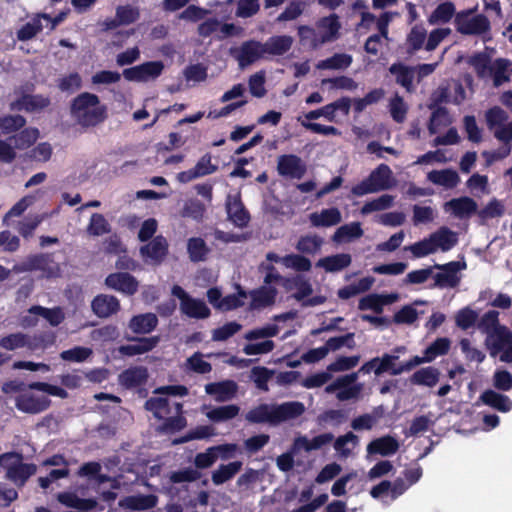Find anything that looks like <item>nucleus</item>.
Wrapping results in <instances>:
<instances>
[{"mask_svg":"<svg viewBox=\"0 0 512 512\" xmlns=\"http://www.w3.org/2000/svg\"><path fill=\"white\" fill-rule=\"evenodd\" d=\"M70 114L84 130L96 128L108 118V108L93 93L82 92L70 104Z\"/></svg>","mask_w":512,"mask_h":512,"instance_id":"1","label":"nucleus"},{"mask_svg":"<svg viewBox=\"0 0 512 512\" xmlns=\"http://www.w3.org/2000/svg\"><path fill=\"white\" fill-rule=\"evenodd\" d=\"M305 412V406L299 401L284 402L282 404H260L248 411L245 419L250 423H270L277 425L287 420L295 419Z\"/></svg>","mask_w":512,"mask_h":512,"instance_id":"2","label":"nucleus"},{"mask_svg":"<svg viewBox=\"0 0 512 512\" xmlns=\"http://www.w3.org/2000/svg\"><path fill=\"white\" fill-rule=\"evenodd\" d=\"M23 459V454L16 451L0 455V466L5 470V479L18 488L24 487L29 478L37 472L36 464L24 463Z\"/></svg>","mask_w":512,"mask_h":512,"instance_id":"3","label":"nucleus"},{"mask_svg":"<svg viewBox=\"0 0 512 512\" xmlns=\"http://www.w3.org/2000/svg\"><path fill=\"white\" fill-rule=\"evenodd\" d=\"M393 172L387 164L378 165L369 176L352 187L351 193L360 197L369 193L388 190L394 185Z\"/></svg>","mask_w":512,"mask_h":512,"instance_id":"4","label":"nucleus"},{"mask_svg":"<svg viewBox=\"0 0 512 512\" xmlns=\"http://www.w3.org/2000/svg\"><path fill=\"white\" fill-rule=\"evenodd\" d=\"M486 347L492 357L500 355V361L512 362V331L507 326H499L486 338Z\"/></svg>","mask_w":512,"mask_h":512,"instance_id":"5","label":"nucleus"},{"mask_svg":"<svg viewBox=\"0 0 512 512\" xmlns=\"http://www.w3.org/2000/svg\"><path fill=\"white\" fill-rule=\"evenodd\" d=\"M472 10L458 12L454 24L457 32L462 35H481L490 30V22L484 14L471 16Z\"/></svg>","mask_w":512,"mask_h":512,"instance_id":"6","label":"nucleus"},{"mask_svg":"<svg viewBox=\"0 0 512 512\" xmlns=\"http://www.w3.org/2000/svg\"><path fill=\"white\" fill-rule=\"evenodd\" d=\"M42 271L46 277L57 276L60 272L59 265L52 259L51 254L40 253L29 255L23 262L16 264L13 271L17 273Z\"/></svg>","mask_w":512,"mask_h":512,"instance_id":"7","label":"nucleus"},{"mask_svg":"<svg viewBox=\"0 0 512 512\" xmlns=\"http://www.w3.org/2000/svg\"><path fill=\"white\" fill-rule=\"evenodd\" d=\"M27 389L45 392L48 395L56 396L62 399L68 397V393L64 388L46 382H31L29 384H26L21 380L14 379L4 382L1 386V391L6 395L14 393L21 394Z\"/></svg>","mask_w":512,"mask_h":512,"instance_id":"8","label":"nucleus"},{"mask_svg":"<svg viewBox=\"0 0 512 512\" xmlns=\"http://www.w3.org/2000/svg\"><path fill=\"white\" fill-rule=\"evenodd\" d=\"M357 378V372L340 376L334 382L327 385L325 391L327 393L338 391L336 397L339 401L357 398L362 390L361 384H355Z\"/></svg>","mask_w":512,"mask_h":512,"instance_id":"9","label":"nucleus"},{"mask_svg":"<svg viewBox=\"0 0 512 512\" xmlns=\"http://www.w3.org/2000/svg\"><path fill=\"white\" fill-rule=\"evenodd\" d=\"M435 269L443 272L434 275V286L438 288H455L460 283L458 272L466 268L465 262L451 261L445 264H435Z\"/></svg>","mask_w":512,"mask_h":512,"instance_id":"10","label":"nucleus"},{"mask_svg":"<svg viewBox=\"0 0 512 512\" xmlns=\"http://www.w3.org/2000/svg\"><path fill=\"white\" fill-rule=\"evenodd\" d=\"M230 54L242 69L265 57L262 42L257 40L243 42L239 48L231 49Z\"/></svg>","mask_w":512,"mask_h":512,"instance_id":"11","label":"nucleus"},{"mask_svg":"<svg viewBox=\"0 0 512 512\" xmlns=\"http://www.w3.org/2000/svg\"><path fill=\"white\" fill-rule=\"evenodd\" d=\"M277 172L286 179L300 180L307 172L306 163L295 154H283L277 158Z\"/></svg>","mask_w":512,"mask_h":512,"instance_id":"12","label":"nucleus"},{"mask_svg":"<svg viewBox=\"0 0 512 512\" xmlns=\"http://www.w3.org/2000/svg\"><path fill=\"white\" fill-rule=\"evenodd\" d=\"M315 27L319 35V40H317L315 45L333 42L340 36L341 23L336 13L321 17L316 21Z\"/></svg>","mask_w":512,"mask_h":512,"instance_id":"13","label":"nucleus"},{"mask_svg":"<svg viewBox=\"0 0 512 512\" xmlns=\"http://www.w3.org/2000/svg\"><path fill=\"white\" fill-rule=\"evenodd\" d=\"M51 400L47 396H38L33 393H21L15 398V407L27 414H39L47 410Z\"/></svg>","mask_w":512,"mask_h":512,"instance_id":"14","label":"nucleus"},{"mask_svg":"<svg viewBox=\"0 0 512 512\" xmlns=\"http://www.w3.org/2000/svg\"><path fill=\"white\" fill-rule=\"evenodd\" d=\"M105 285L108 288L132 296L137 293L139 283L137 279L128 272H115L105 278Z\"/></svg>","mask_w":512,"mask_h":512,"instance_id":"15","label":"nucleus"},{"mask_svg":"<svg viewBox=\"0 0 512 512\" xmlns=\"http://www.w3.org/2000/svg\"><path fill=\"white\" fill-rule=\"evenodd\" d=\"M398 358L397 355L385 353L378 362L379 364L375 369V374L379 376L389 372L391 375H399L403 372L411 371L413 368L420 365V360L413 357L400 365H396L395 361L398 360Z\"/></svg>","mask_w":512,"mask_h":512,"instance_id":"16","label":"nucleus"},{"mask_svg":"<svg viewBox=\"0 0 512 512\" xmlns=\"http://www.w3.org/2000/svg\"><path fill=\"white\" fill-rule=\"evenodd\" d=\"M247 293L251 298L250 310H260L275 304L278 290L274 286L263 284Z\"/></svg>","mask_w":512,"mask_h":512,"instance_id":"17","label":"nucleus"},{"mask_svg":"<svg viewBox=\"0 0 512 512\" xmlns=\"http://www.w3.org/2000/svg\"><path fill=\"white\" fill-rule=\"evenodd\" d=\"M50 98L40 94H24L10 104L12 111L38 112L50 105Z\"/></svg>","mask_w":512,"mask_h":512,"instance_id":"18","label":"nucleus"},{"mask_svg":"<svg viewBox=\"0 0 512 512\" xmlns=\"http://www.w3.org/2000/svg\"><path fill=\"white\" fill-rule=\"evenodd\" d=\"M120 301L116 296L98 294L91 301V309L99 318H108L120 311Z\"/></svg>","mask_w":512,"mask_h":512,"instance_id":"19","label":"nucleus"},{"mask_svg":"<svg viewBox=\"0 0 512 512\" xmlns=\"http://www.w3.org/2000/svg\"><path fill=\"white\" fill-rule=\"evenodd\" d=\"M149 373L145 366H133L123 370L118 377L119 383L126 389H134L145 385Z\"/></svg>","mask_w":512,"mask_h":512,"instance_id":"20","label":"nucleus"},{"mask_svg":"<svg viewBox=\"0 0 512 512\" xmlns=\"http://www.w3.org/2000/svg\"><path fill=\"white\" fill-rule=\"evenodd\" d=\"M237 390L238 385L233 380L208 383L205 386V392L208 395L214 396V399L217 402H226L233 399Z\"/></svg>","mask_w":512,"mask_h":512,"instance_id":"21","label":"nucleus"},{"mask_svg":"<svg viewBox=\"0 0 512 512\" xmlns=\"http://www.w3.org/2000/svg\"><path fill=\"white\" fill-rule=\"evenodd\" d=\"M168 242L162 235L155 236L148 244L140 248V254L155 263H161L168 254Z\"/></svg>","mask_w":512,"mask_h":512,"instance_id":"22","label":"nucleus"},{"mask_svg":"<svg viewBox=\"0 0 512 512\" xmlns=\"http://www.w3.org/2000/svg\"><path fill=\"white\" fill-rule=\"evenodd\" d=\"M445 209L450 210L455 217L463 219L477 212V203L468 196H462L446 202Z\"/></svg>","mask_w":512,"mask_h":512,"instance_id":"23","label":"nucleus"},{"mask_svg":"<svg viewBox=\"0 0 512 512\" xmlns=\"http://www.w3.org/2000/svg\"><path fill=\"white\" fill-rule=\"evenodd\" d=\"M132 340L136 341L137 343L121 345L118 349L120 354H122L124 356L131 357V356L147 353V352L153 350L157 346V344L159 342V337L158 336H153V337H149V338L142 337V338H133Z\"/></svg>","mask_w":512,"mask_h":512,"instance_id":"24","label":"nucleus"},{"mask_svg":"<svg viewBox=\"0 0 512 512\" xmlns=\"http://www.w3.org/2000/svg\"><path fill=\"white\" fill-rule=\"evenodd\" d=\"M293 44V38L289 35H276L269 37L265 43H262L264 54L272 56H282L287 53Z\"/></svg>","mask_w":512,"mask_h":512,"instance_id":"25","label":"nucleus"},{"mask_svg":"<svg viewBox=\"0 0 512 512\" xmlns=\"http://www.w3.org/2000/svg\"><path fill=\"white\" fill-rule=\"evenodd\" d=\"M57 500L62 505L78 509L80 511H89L97 507V501L94 498H80L74 492H61L57 494Z\"/></svg>","mask_w":512,"mask_h":512,"instance_id":"26","label":"nucleus"},{"mask_svg":"<svg viewBox=\"0 0 512 512\" xmlns=\"http://www.w3.org/2000/svg\"><path fill=\"white\" fill-rule=\"evenodd\" d=\"M480 400L483 404L502 413H507L512 409V400L507 395L492 389H487L482 392Z\"/></svg>","mask_w":512,"mask_h":512,"instance_id":"27","label":"nucleus"},{"mask_svg":"<svg viewBox=\"0 0 512 512\" xmlns=\"http://www.w3.org/2000/svg\"><path fill=\"white\" fill-rule=\"evenodd\" d=\"M430 235L436 251L440 249L447 252L458 243V234L446 226L440 227Z\"/></svg>","mask_w":512,"mask_h":512,"instance_id":"28","label":"nucleus"},{"mask_svg":"<svg viewBox=\"0 0 512 512\" xmlns=\"http://www.w3.org/2000/svg\"><path fill=\"white\" fill-rule=\"evenodd\" d=\"M158 503V497L154 494H138L125 497L120 505L129 510L144 511L154 508Z\"/></svg>","mask_w":512,"mask_h":512,"instance_id":"29","label":"nucleus"},{"mask_svg":"<svg viewBox=\"0 0 512 512\" xmlns=\"http://www.w3.org/2000/svg\"><path fill=\"white\" fill-rule=\"evenodd\" d=\"M398 449V441L389 435L376 438L367 445V452L372 455L379 454L382 456H389L395 454Z\"/></svg>","mask_w":512,"mask_h":512,"instance_id":"30","label":"nucleus"},{"mask_svg":"<svg viewBox=\"0 0 512 512\" xmlns=\"http://www.w3.org/2000/svg\"><path fill=\"white\" fill-rule=\"evenodd\" d=\"M39 137V130L35 127L22 128L15 134L8 137L12 146L18 150H25L30 148L37 141Z\"/></svg>","mask_w":512,"mask_h":512,"instance_id":"31","label":"nucleus"},{"mask_svg":"<svg viewBox=\"0 0 512 512\" xmlns=\"http://www.w3.org/2000/svg\"><path fill=\"white\" fill-rule=\"evenodd\" d=\"M180 310L182 314L194 319H206L211 315L209 307L203 300L191 296L185 302L180 303Z\"/></svg>","mask_w":512,"mask_h":512,"instance_id":"32","label":"nucleus"},{"mask_svg":"<svg viewBox=\"0 0 512 512\" xmlns=\"http://www.w3.org/2000/svg\"><path fill=\"white\" fill-rule=\"evenodd\" d=\"M427 179L435 185L446 189L455 188L459 182V174L453 169L432 170L427 174Z\"/></svg>","mask_w":512,"mask_h":512,"instance_id":"33","label":"nucleus"},{"mask_svg":"<svg viewBox=\"0 0 512 512\" xmlns=\"http://www.w3.org/2000/svg\"><path fill=\"white\" fill-rule=\"evenodd\" d=\"M427 38V30L423 24H415L408 32L405 40L406 53L414 55L423 48Z\"/></svg>","mask_w":512,"mask_h":512,"instance_id":"34","label":"nucleus"},{"mask_svg":"<svg viewBox=\"0 0 512 512\" xmlns=\"http://www.w3.org/2000/svg\"><path fill=\"white\" fill-rule=\"evenodd\" d=\"M309 219L314 227H331L339 224L342 216L338 208L332 207L323 209L320 213H311Z\"/></svg>","mask_w":512,"mask_h":512,"instance_id":"35","label":"nucleus"},{"mask_svg":"<svg viewBox=\"0 0 512 512\" xmlns=\"http://www.w3.org/2000/svg\"><path fill=\"white\" fill-rule=\"evenodd\" d=\"M158 324V318L154 313H144L133 316L129 321V328L136 334H148Z\"/></svg>","mask_w":512,"mask_h":512,"instance_id":"36","label":"nucleus"},{"mask_svg":"<svg viewBox=\"0 0 512 512\" xmlns=\"http://www.w3.org/2000/svg\"><path fill=\"white\" fill-rule=\"evenodd\" d=\"M333 439L334 435L330 432L317 435L312 439H309L306 436H300L295 439L294 446L298 449H303L306 452H311L313 450H319L330 444Z\"/></svg>","mask_w":512,"mask_h":512,"instance_id":"37","label":"nucleus"},{"mask_svg":"<svg viewBox=\"0 0 512 512\" xmlns=\"http://www.w3.org/2000/svg\"><path fill=\"white\" fill-rule=\"evenodd\" d=\"M226 209L229 220H231L235 226L244 228L248 225L250 215L239 198L229 201L226 204Z\"/></svg>","mask_w":512,"mask_h":512,"instance_id":"38","label":"nucleus"},{"mask_svg":"<svg viewBox=\"0 0 512 512\" xmlns=\"http://www.w3.org/2000/svg\"><path fill=\"white\" fill-rule=\"evenodd\" d=\"M351 261L350 254L340 253L319 259L316 266L323 268L326 272H338L347 268Z\"/></svg>","mask_w":512,"mask_h":512,"instance_id":"39","label":"nucleus"},{"mask_svg":"<svg viewBox=\"0 0 512 512\" xmlns=\"http://www.w3.org/2000/svg\"><path fill=\"white\" fill-rule=\"evenodd\" d=\"M174 411L176 416H166L162 425L159 427L163 433H174L184 429L187 425L186 418L183 414V404L179 402L174 403Z\"/></svg>","mask_w":512,"mask_h":512,"instance_id":"40","label":"nucleus"},{"mask_svg":"<svg viewBox=\"0 0 512 512\" xmlns=\"http://www.w3.org/2000/svg\"><path fill=\"white\" fill-rule=\"evenodd\" d=\"M42 19H50V15L46 13L36 14L30 22L25 23L17 31V39L24 42L34 38L43 30Z\"/></svg>","mask_w":512,"mask_h":512,"instance_id":"41","label":"nucleus"},{"mask_svg":"<svg viewBox=\"0 0 512 512\" xmlns=\"http://www.w3.org/2000/svg\"><path fill=\"white\" fill-rule=\"evenodd\" d=\"M490 74L493 77V84L499 87L510 80L512 74V62L505 58H498L491 66Z\"/></svg>","mask_w":512,"mask_h":512,"instance_id":"42","label":"nucleus"},{"mask_svg":"<svg viewBox=\"0 0 512 512\" xmlns=\"http://www.w3.org/2000/svg\"><path fill=\"white\" fill-rule=\"evenodd\" d=\"M33 349L30 336L22 332L7 334L0 338V348L6 351H15L22 348Z\"/></svg>","mask_w":512,"mask_h":512,"instance_id":"43","label":"nucleus"},{"mask_svg":"<svg viewBox=\"0 0 512 512\" xmlns=\"http://www.w3.org/2000/svg\"><path fill=\"white\" fill-rule=\"evenodd\" d=\"M28 313L43 317L51 326L54 327L60 325L65 320L63 309L59 306L47 308L40 305H34L28 309Z\"/></svg>","mask_w":512,"mask_h":512,"instance_id":"44","label":"nucleus"},{"mask_svg":"<svg viewBox=\"0 0 512 512\" xmlns=\"http://www.w3.org/2000/svg\"><path fill=\"white\" fill-rule=\"evenodd\" d=\"M243 463L241 461H233L228 464H221L218 469L212 472V482L215 485H222L231 480L241 469Z\"/></svg>","mask_w":512,"mask_h":512,"instance_id":"45","label":"nucleus"},{"mask_svg":"<svg viewBox=\"0 0 512 512\" xmlns=\"http://www.w3.org/2000/svg\"><path fill=\"white\" fill-rule=\"evenodd\" d=\"M187 253L191 262H203L207 259L210 248L201 237H191L187 241Z\"/></svg>","mask_w":512,"mask_h":512,"instance_id":"46","label":"nucleus"},{"mask_svg":"<svg viewBox=\"0 0 512 512\" xmlns=\"http://www.w3.org/2000/svg\"><path fill=\"white\" fill-rule=\"evenodd\" d=\"M440 372L437 368L428 366L414 372L410 377V382L414 385L434 387L439 381Z\"/></svg>","mask_w":512,"mask_h":512,"instance_id":"47","label":"nucleus"},{"mask_svg":"<svg viewBox=\"0 0 512 512\" xmlns=\"http://www.w3.org/2000/svg\"><path fill=\"white\" fill-rule=\"evenodd\" d=\"M415 68L402 63H394L390 66L389 72L396 77V83L410 91L413 87Z\"/></svg>","mask_w":512,"mask_h":512,"instance_id":"48","label":"nucleus"},{"mask_svg":"<svg viewBox=\"0 0 512 512\" xmlns=\"http://www.w3.org/2000/svg\"><path fill=\"white\" fill-rule=\"evenodd\" d=\"M450 349V340L448 338H437L432 342L424 351V356H414L420 360V364L425 362H431L437 356H442L448 353Z\"/></svg>","mask_w":512,"mask_h":512,"instance_id":"49","label":"nucleus"},{"mask_svg":"<svg viewBox=\"0 0 512 512\" xmlns=\"http://www.w3.org/2000/svg\"><path fill=\"white\" fill-rule=\"evenodd\" d=\"M144 408L153 413V416L159 420L164 419L172 413L170 402L164 397H151L146 400Z\"/></svg>","mask_w":512,"mask_h":512,"instance_id":"50","label":"nucleus"},{"mask_svg":"<svg viewBox=\"0 0 512 512\" xmlns=\"http://www.w3.org/2000/svg\"><path fill=\"white\" fill-rule=\"evenodd\" d=\"M240 412V407L236 404H229L212 408L206 413L209 420L215 423L224 422L235 418Z\"/></svg>","mask_w":512,"mask_h":512,"instance_id":"51","label":"nucleus"},{"mask_svg":"<svg viewBox=\"0 0 512 512\" xmlns=\"http://www.w3.org/2000/svg\"><path fill=\"white\" fill-rule=\"evenodd\" d=\"M363 229L360 222H352L340 226L334 233L332 239L335 242H343L351 239L360 238L363 235Z\"/></svg>","mask_w":512,"mask_h":512,"instance_id":"52","label":"nucleus"},{"mask_svg":"<svg viewBox=\"0 0 512 512\" xmlns=\"http://www.w3.org/2000/svg\"><path fill=\"white\" fill-rule=\"evenodd\" d=\"M352 63V56L346 53H335L329 58L318 62V69L340 70L348 68Z\"/></svg>","mask_w":512,"mask_h":512,"instance_id":"53","label":"nucleus"},{"mask_svg":"<svg viewBox=\"0 0 512 512\" xmlns=\"http://www.w3.org/2000/svg\"><path fill=\"white\" fill-rule=\"evenodd\" d=\"M455 5L451 1L440 3L428 18L430 24L448 23L455 15Z\"/></svg>","mask_w":512,"mask_h":512,"instance_id":"54","label":"nucleus"},{"mask_svg":"<svg viewBox=\"0 0 512 512\" xmlns=\"http://www.w3.org/2000/svg\"><path fill=\"white\" fill-rule=\"evenodd\" d=\"M248 293L240 285H237V293L229 294L222 298L218 305V310L227 312L244 306L243 299L247 298Z\"/></svg>","mask_w":512,"mask_h":512,"instance_id":"55","label":"nucleus"},{"mask_svg":"<svg viewBox=\"0 0 512 512\" xmlns=\"http://www.w3.org/2000/svg\"><path fill=\"white\" fill-rule=\"evenodd\" d=\"M26 125V119L22 115L0 116V134L9 135L16 133Z\"/></svg>","mask_w":512,"mask_h":512,"instance_id":"56","label":"nucleus"},{"mask_svg":"<svg viewBox=\"0 0 512 512\" xmlns=\"http://www.w3.org/2000/svg\"><path fill=\"white\" fill-rule=\"evenodd\" d=\"M86 232L90 236H102L111 232V226L103 214L93 213L90 217Z\"/></svg>","mask_w":512,"mask_h":512,"instance_id":"57","label":"nucleus"},{"mask_svg":"<svg viewBox=\"0 0 512 512\" xmlns=\"http://www.w3.org/2000/svg\"><path fill=\"white\" fill-rule=\"evenodd\" d=\"M206 212L205 205L198 199L187 200L181 210V216L184 218H191L196 222H201Z\"/></svg>","mask_w":512,"mask_h":512,"instance_id":"58","label":"nucleus"},{"mask_svg":"<svg viewBox=\"0 0 512 512\" xmlns=\"http://www.w3.org/2000/svg\"><path fill=\"white\" fill-rule=\"evenodd\" d=\"M215 435V430L210 425H199L196 428L188 431L184 436L175 439L173 444H183L192 440L207 439Z\"/></svg>","mask_w":512,"mask_h":512,"instance_id":"59","label":"nucleus"},{"mask_svg":"<svg viewBox=\"0 0 512 512\" xmlns=\"http://www.w3.org/2000/svg\"><path fill=\"white\" fill-rule=\"evenodd\" d=\"M394 197L389 194H383L380 197L366 202L360 212L363 215H367L374 211H382L390 208L393 205Z\"/></svg>","mask_w":512,"mask_h":512,"instance_id":"60","label":"nucleus"},{"mask_svg":"<svg viewBox=\"0 0 512 512\" xmlns=\"http://www.w3.org/2000/svg\"><path fill=\"white\" fill-rule=\"evenodd\" d=\"M499 326L502 325L499 323V312L496 310H489L484 313L477 324L478 329L487 336Z\"/></svg>","mask_w":512,"mask_h":512,"instance_id":"61","label":"nucleus"},{"mask_svg":"<svg viewBox=\"0 0 512 512\" xmlns=\"http://www.w3.org/2000/svg\"><path fill=\"white\" fill-rule=\"evenodd\" d=\"M44 219V214L28 216L24 220L19 222L17 230L22 237L28 239L33 236L34 231L42 223Z\"/></svg>","mask_w":512,"mask_h":512,"instance_id":"62","label":"nucleus"},{"mask_svg":"<svg viewBox=\"0 0 512 512\" xmlns=\"http://www.w3.org/2000/svg\"><path fill=\"white\" fill-rule=\"evenodd\" d=\"M274 375V371L263 366H255L251 369V379L256 387L264 392L269 390L268 382Z\"/></svg>","mask_w":512,"mask_h":512,"instance_id":"63","label":"nucleus"},{"mask_svg":"<svg viewBox=\"0 0 512 512\" xmlns=\"http://www.w3.org/2000/svg\"><path fill=\"white\" fill-rule=\"evenodd\" d=\"M291 284V287H294L296 289V292L293 294V298L297 301L303 302L313 292L311 283L302 275H296L295 277H293L291 280Z\"/></svg>","mask_w":512,"mask_h":512,"instance_id":"64","label":"nucleus"}]
</instances>
